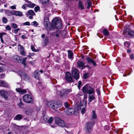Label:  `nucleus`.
Segmentation results:
<instances>
[{"instance_id":"nucleus-14","label":"nucleus","mask_w":134,"mask_h":134,"mask_svg":"<svg viewBox=\"0 0 134 134\" xmlns=\"http://www.w3.org/2000/svg\"><path fill=\"white\" fill-rule=\"evenodd\" d=\"M90 87L88 84H86L84 86L82 90V92L84 93H87Z\"/></svg>"},{"instance_id":"nucleus-49","label":"nucleus","mask_w":134,"mask_h":134,"mask_svg":"<svg viewBox=\"0 0 134 134\" xmlns=\"http://www.w3.org/2000/svg\"><path fill=\"white\" fill-rule=\"evenodd\" d=\"M5 12L6 14H7L9 16H10V14H11V12H10L9 10H5Z\"/></svg>"},{"instance_id":"nucleus-8","label":"nucleus","mask_w":134,"mask_h":134,"mask_svg":"<svg viewBox=\"0 0 134 134\" xmlns=\"http://www.w3.org/2000/svg\"><path fill=\"white\" fill-rule=\"evenodd\" d=\"M16 72L19 74L21 78L26 80H28L29 76L22 71L18 70Z\"/></svg>"},{"instance_id":"nucleus-57","label":"nucleus","mask_w":134,"mask_h":134,"mask_svg":"<svg viewBox=\"0 0 134 134\" xmlns=\"http://www.w3.org/2000/svg\"><path fill=\"white\" fill-rule=\"evenodd\" d=\"M21 37L23 39H26L27 38L26 36L25 35H22L21 36Z\"/></svg>"},{"instance_id":"nucleus-60","label":"nucleus","mask_w":134,"mask_h":134,"mask_svg":"<svg viewBox=\"0 0 134 134\" xmlns=\"http://www.w3.org/2000/svg\"><path fill=\"white\" fill-rule=\"evenodd\" d=\"M130 58L131 59H134V56L132 54H131L130 55Z\"/></svg>"},{"instance_id":"nucleus-29","label":"nucleus","mask_w":134,"mask_h":134,"mask_svg":"<svg viewBox=\"0 0 134 134\" xmlns=\"http://www.w3.org/2000/svg\"><path fill=\"white\" fill-rule=\"evenodd\" d=\"M27 128L26 126H24L21 127V130H22V132L23 133L22 134H26V129Z\"/></svg>"},{"instance_id":"nucleus-4","label":"nucleus","mask_w":134,"mask_h":134,"mask_svg":"<svg viewBox=\"0 0 134 134\" xmlns=\"http://www.w3.org/2000/svg\"><path fill=\"white\" fill-rule=\"evenodd\" d=\"M94 124L93 121H90L87 123L85 127V131L88 133H90L92 131V128Z\"/></svg>"},{"instance_id":"nucleus-31","label":"nucleus","mask_w":134,"mask_h":134,"mask_svg":"<svg viewBox=\"0 0 134 134\" xmlns=\"http://www.w3.org/2000/svg\"><path fill=\"white\" fill-rule=\"evenodd\" d=\"M22 115L20 114H18L14 118L15 119L17 120H20L22 118Z\"/></svg>"},{"instance_id":"nucleus-53","label":"nucleus","mask_w":134,"mask_h":134,"mask_svg":"<svg viewBox=\"0 0 134 134\" xmlns=\"http://www.w3.org/2000/svg\"><path fill=\"white\" fill-rule=\"evenodd\" d=\"M96 91L97 93L98 94V96H99L100 95V91L99 89H97L96 90Z\"/></svg>"},{"instance_id":"nucleus-16","label":"nucleus","mask_w":134,"mask_h":134,"mask_svg":"<svg viewBox=\"0 0 134 134\" xmlns=\"http://www.w3.org/2000/svg\"><path fill=\"white\" fill-rule=\"evenodd\" d=\"M18 46L20 47V52L21 55L25 56L26 55V53L25 51V49L24 47L20 45Z\"/></svg>"},{"instance_id":"nucleus-39","label":"nucleus","mask_w":134,"mask_h":134,"mask_svg":"<svg viewBox=\"0 0 134 134\" xmlns=\"http://www.w3.org/2000/svg\"><path fill=\"white\" fill-rule=\"evenodd\" d=\"M30 3L28 4L27 5V6L31 8H33L35 6V4L34 3H32L31 2H30Z\"/></svg>"},{"instance_id":"nucleus-63","label":"nucleus","mask_w":134,"mask_h":134,"mask_svg":"<svg viewBox=\"0 0 134 134\" xmlns=\"http://www.w3.org/2000/svg\"><path fill=\"white\" fill-rule=\"evenodd\" d=\"M87 98V94H84V99H86Z\"/></svg>"},{"instance_id":"nucleus-7","label":"nucleus","mask_w":134,"mask_h":134,"mask_svg":"<svg viewBox=\"0 0 134 134\" xmlns=\"http://www.w3.org/2000/svg\"><path fill=\"white\" fill-rule=\"evenodd\" d=\"M23 99L24 102L28 103L32 102L33 101L31 96L29 94L24 95L23 97Z\"/></svg>"},{"instance_id":"nucleus-30","label":"nucleus","mask_w":134,"mask_h":134,"mask_svg":"<svg viewBox=\"0 0 134 134\" xmlns=\"http://www.w3.org/2000/svg\"><path fill=\"white\" fill-rule=\"evenodd\" d=\"M60 38H64L65 37L66 34V32L65 31H60Z\"/></svg>"},{"instance_id":"nucleus-32","label":"nucleus","mask_w":134,"mask_h":134,"mask_svg":"<svg viewBox=\"0 0 134 134\" xmlns=\"http://www.w3.org/2000/svg\"><path fill=\"white\" fill-rule=\"evenodd\" d=\"M127 31H128V34L130 36L132 37H134V32L129 30V29H127Z\"/></svg>"},{"instance_id":"nucleus-45","label":"nucleus","mask_w":134,"mask_h":134,"mask_svg":"<svg viewBox=\"0 0 134 134\" xmlns=\"http://www.w3.org/2000/svg\"><path fill=\"white\" fill-rule=\"evenodd\" d=\"M89 75V74L88 73L85 74L83 75V78L84 79H86L88 78Z\"/></svg>"},{"instance_id":"nucleus-51","label":"nucleus","mask_w":134,"mask_h":134,"mask_svg":"<svg viewBox=\"0 0 134 134\" xmlns=\"http://www.w3.org/2000/svg\"><path fill=\"white\" fill-rule=\"evenodd\" d=\"M20 30V29L19 28L17 29L14 30V32L15 34H17L18 31Z\"/></svg>"},{"instance_id":"nucleus-11","label":"nucleus","mask_w":134,"mask_h":134,"mask_svg":"<svg viewBox=\"0 0 134 134\" xmlns=\"http://www.w3.org/2000/svg\"><path fill=\"white\" fill-rule=\"evenodd\" d=\"M0 94L5 99H7L9 96L8 92L3 90L0 91Z\"/></svg>"},{"instance_id":"nucleus-58","label":"nucleus","mask_w":134,"mask_h":134,"mask_svg":"<svg viewBox=\"0 0 134 134\" xmlns=\"http://www.w3.org/2000/svg\"><path fill=\"white\" fill-rule=\"evenodd\" d=\"M23 103H22L20 102V103L19 104V106L21 108H22V107H23Z\"/></svg>"},{"instance_id":"nucleus-59","label":"nucleus","mask_w":134,"mask_h":134,"mask_svg":"<svg viewBox=\"0 0 134 134\" xmlns=\"http://www.w3.org/2000/svg\"><path fill=\"white\" fill-rule=\"evenodd\" d=\"M16 5H13V6H11L10 8L12 9H16Z\"/></svg>"},{"instance_id":"nucleus-22","label":"nucleus","mask_w":134,"mask_h":134,"mask_svg":"<svg viewBox=\"0 0 134 134\" xmlns=\"http://www.w3.org/2000/svg\"><path fill=\"white\" fill-rule=\"evenodd\" d=\"M38 72L39 70H37L35 71L34 73V77L37 80L39 79L40 75Z\"/></svg>"},{"instance_id":"nucleus-1","label":"nucleus","mask_w":134,"mask_h":134,"mask_svg":"<svg viewBox=\"0 0 134 134\" xmlns=\"http://www.w3.org/2000/svg\"><path fill=\"white\" fill-rule=\"evenodd\" d=\"M47 105L49 107L55 110L61 107L62 105V103L58 100H53L48 102Z\"/></svg>"},{"instance_id":"nucleus-13","label":"nucleus","mask_w":134,"mask_h":134,"mask_svg":"<svg viewBox=\"0 0 134 134\" xmlns=\"http://www.w3.org/2000/svg\"><path fill=\"white\" fill-rule=\"evenodd\" d=\"M11 13L16 16H23L22 13L20 11H17L15 10H13L11 11Z\"/></svg>"},{"instance_id":"nucleus-3","label":"nucleus","mask_w":134,"mask_h":134,"mask_svg":"<svg viewBox=\"0 0 134 134\" xmlns=\"http://www.w3.org/2000/svg\"><path fill=\"white\" fill-rule=\"evenodd\" d=\"M55 120L56 124L58 126L62 127H68L64 120L60 118L56 117L55 119Z\"/></svg>"},{"instance_id":"nucleus-33","label":"nucleus","mask_w":134,"mask_h":134,"mask_svg":"<svg viewBox=\"0 0 134 134\" xmlns=\"http://www.w3.org/2000/svg\"><path fill=\"white\" fill-rule=\"evenodd\" d=\"M39 2L43 4L48 3L49 0H38Z\"/></svg>"},{"instance_id":"nucleus-41","label":"nucleus","mask_w":134,"mask_h":134,"mask_svg":"<svg viewBox=\"0 0 134 134\" xmlns=\"http://www.w3.org/2000/svg\"><path fill=\"white\" fill-rule=\"evenodd\" d=\"M38 25V24L35 21L32 22L31 24V25L32 26H37Z\"/></svg>"},{"instance_id":"nucleus-36","label":"nucleus","mask_w":134,"mask_h":134,"mask_svg":"<svg viewBox=\"0 0 134 134\" xmlns=\"http://www.w3.org/2000/svg\"><path fill=\"white\" fill-rule=\"evenodd\" d=\"M48 118L49 119L47 120L48 121H47L46 122L48 123H51L53 120V118L52 117H49Z\"/></svg>"},{"instance_id":"nucleus-40","label":"nucleus","mask_w":134,"mask_h":134,"mask_svg":"<svg viewBox=\"0 0 134 134\" xmlns=\"http://www.w3.org/2000/svg\"><path fill=\"white\" fill-rule=\"evenodd\" d=\"M28 14L29 15H33L35 14V13L32 10H30L28 12Z\"/></svg>"},{"instance_id":"nucleus-47","label":"nucleus","mask_w":134,"mask_h":134,"mask_svg":"<svg viewBox=\"0 0 134 134\" xmlns=\"http://www.w3.org/2000/svg\"><path fill=\"white\" fill-rule=\"evenodd\" d=\"M40 7L39 6H36L34 8V11L36 12H37L39 10Z\"/></svg>"},{"instance_id":"nucleus-19","label":"nucleus","mask_w":134,"mask_h":134,"mask_svg":"<svg viewBox=\"0 0 134 134\" xmlns=\"http://www.w3.org/2000/svg\"><path fill=\"white\" fill-rule=\"evenodd\" d=\"M22 57L21 56H18L17 55H14L13 58L15 61L17 62L20 63L21 60V58Z\"/></svg>"},{"instance_id":"nucleus-24","label":"nucleus","mask_w":134,"mask_h":134,"mask_svg":"<svg viewBox=\"0 0 134 134\" xmlns=\"http://www.w3.org/2000/svg\"><path fill=\"white\" fill-rule=\"evenodd\" d=\"M6 35H5L4 33H0V38L1 39V42L3 44H5L3 40L4 39V38L5 37Z\"/></svg>"},{"instance_id":"nucleus-43","label":"nucleus","mask_w":134,"mask_h":134,"mask_svg":"<svg viewBox=\"0 0 134 134\" xmlns=\"http://www.w3.org/2000/svg\"><path fill=\"white\" fill-rule=\"evenodd\" d=\"M7 19L5 17H3L2 18V21L3 23L6 24L7 22Z\"/></svg>"},{"instance_id":"nucleus-48","label":"nucleus","mask_w":134,"mask_h":134,"mask_svg":"<svg viewBox=\"0 0 134 134\" xmlns=\"http://www.w3.org/2000/svg\"><path fill=\"white\" fill-rule=\"evenodd\" d=\"M5 29L7 30L8 31H10L11 29V28L10 27V26L9 25H7L5 27Z\"/></svg>"},{"instance_id":"nucleus-62","label":"nucleus","mask_w":134,"mask_h":134,"mask_svg":"<svg viewBox=\"0 0 134 134\" xmlns=\"http://www.w3.org/2000/svg\"><path fill=\"white\" fill-rule=\"evenodd\" d=\"M22 7L23 9H26V5H25V4L23 5L22 6Z\"/></svg>"},{"instance_id":"nucleus-20","label":"nucleus","mask_w":134,"mask_h":134,"mask_svg":"<svg viewBox=\"0 0 134 134\" xmlns=\"http://www.w3.org/2000/svg\"><path fill=\"white\" fill-rule=\"evenodd\" d=\"M44 24L47 26H49V27H50L51 28L52 27V25H50V23L49 21V20L48 18H45L44 21Z\"/></svg>"},{"instance_id":"nucleus-34","label":"nucleus","mask_w":134,"mask_h":134,"mask_svg":"<svg viewBox=\"0 0 134 134\" xmlns=\"http://www.w3.org/2000/svg\"><path fill=\"white\" fill-rule=\"evenodd\" d=\"M27 59V58L26 57H25L24 58L22 57V58H21V60L20 61V62H21V63L22 64L25 63L26 62V60Z\"/></svg>"},{"instance_id":"nucleus-5","label":"nucleus","mask_w":134,"mask_h":134,"mask_svg":"<svg viewBox=\"0 0 134 134\" xmlns=\"http://www.w3.org/2000/svg\"><path fill=\"white\" fill-rule=\"evenodd\" d=\"M87 104V100L81 101L80 104V109L82 114H83L86 111L85 108Z\"/></svg>"},{"instance_id":"nucleus-35","label":"nucleus","mask_w":134,"mask_h":134,"mask_svg":"<svg viewBox=\"0 0 134 134\" xmlns=\"http://www.w3.org/2000/svg\"><path fill=\"white\" fill-rule=\"evenodd\" d=\"M102 32L103 34L105 36H108L109 34L108 31L106 29H104Z\"/></svg>"},{"instance_id":"nucleus-21","label":"nucleus","mask_w":134,"mask_h":134,"mask_svg":"<svg viewBox=\"0 0 134 134\" xmlns=\"http://www.w3.org/2000/svg\"><path fill=\"white\" fill-rule=\"evenodd\" d=\"M78 6V8L81 10H83L85 9V7L83 2L80 0L79 1V4Z\"/></svg>"},{"instance_id":"nucleus-56","label":"nucleus","mask_w":134,"mask_h":134,"mask_svg":"<svg viewBox=\"0 0 134 134\" xmlns=\"http://www.w3.org/2000/svg\"><path fill=\"white\" fill-rule=\"evenodd\" d=\"M5 74H0V79H2L4 77Z\"/></svg>"},{"instance_id":"nucleus-23","label":"nucleus","mask_w":134,"mask_h":134,"mask_svg":"<svg viewBox=\"0 0 134 134\" xmlns=\"http://www.w3.org/2000/svg\"><path fill=\"white\" fill-rule=\"evenodd\" d=\"M74 110L73 108H69L66 111V113L68 115H70L74 113Z\"/></svg>"},{"instance_id":"nucleus-12","label":"nucleus","mask_w":134,"mask_h":134,"mask_svg":"<svg viewBox=\"0 0 134 134\" xmlns=\"http://www.w3.org/2000/svg\"><path fill=\"white\" fill-rule=\"evenodd\" d=\"M86 60H87V63L89 64H92L95 67L97 66V65L95 61L92 58L89 57H88L86 58Z\"/></svg>"},{"instance_id":"nucleus-9","label":"nucleus","mask_w":134,"mask_h":134,"mask_svg":"<svg viewBox=\"0 0 134 134\" xmlns=\"http://www.w3.org/2000/svg\"><path fill=\"white\" fill-rule=\"evenodd\" d=\"M71 91V90L64 89L61 92L60 96L63 97H66L67 94Z\"/></svg>"},{"instance_id":"nucleus-27","label":"nucleus","mask_w":134,"mask_h":134,"mask_svg":"<svg viewBox=\"0 0 134 134\" xmlns=\"http://www.w3.org/2000/svg\"><path fill=\"white\" fill-rule=\"evenodd\" d=\"M68 58L70 59L73 58V53L70 50L68 51Z\"/></svg>"},{"instance_id":"nucleus-37","label":"nucleus","mask_w":134,"mask_h":134,"mask_svg":"<svg viewBox=\"0 0 134 134\" xmlns=\"http://www.w3.org/2000/svg\"><path fill=\"white\" fill-rule=\"evenodd\" d=\"M97 115L95 113V112L93 111H92V119H95L97 118Z\"/></svg>"},{"instance_id":"nucleus-42","label":"nucleus","mask_w":134,"mask_h":134,"mask_svg":"<svg viewBox=\"0 0 134 134\" xmlns=\"http://www.w3.org/2000/svg\"><path fill=\"white\" fill-rule=\"evenodd\" d=\"M49 117L46 114H45L43 116V119L46 122L48 121Z\"/></svg>"},{"instance_id":"nucleus-44","label":"nucleus","mask_w":134,"mask_h":134,"mask_svg":"<svg viewBox=\"0 0 134 134\" xmlns=\"http://www.w3.org/2000/svg\"><path fill=\"white\" fill-rule=\"evenodd\" d=\"M92 4V2H91L90 1H88V4L87 7V9H89V8L90 7L91 5Z\"/></svg>"},{"instance_id":"nucleus-64","label":"nucleus","mask_w":134,"mask_h":134,"mask_svg":"<svg viewBox=\"0 0 134 134\" xmlns=\"http://www.w3.org/2000/svg\"><path fill=\"white\" fill-rule=\"evenodd\" d=\"M31 53H30L27 56V57H28L29 58H31Z\"/></svg>"},{"instance_id":"nucleus-17","label":"nucleus","mask_w":134,"mask_h":134,"mask_svg":"<svg viewBox=\"0 0 134 134\" xmlns=\"http://www.w3.org/2000/svg\"><path fill=\"white\" fill-rule=\"evenodd\" d=\"M77 67L80 69H83L85 67L84 63L81 61H78L77 62Z\"/></svg>"},{"instance_id":"nucleus-18","label":"nucleus","mask_w":134,"mask_h":134,"mask_svg":"<svg viewBox=\"0 0 134 134\" xmlns=\"http://www.w3.org/2000/svg\"><path fill=\"white\" fill-rule=\"evenodd\" d=\"M16 92H19L20 93L23 94L26 92V91L24 89H22L21 88H16Z\"/></svg>"},{"instance_id":"nucleus-50","label":"nucleus","mask_w":134,"mask_h":134,"mask_svg":"<svg viewBox=\"0 0 134 134\" xmlns=\"http://www.w3.org/2000/svg\"><path fill=\"white\" fill-rule=\"evenodd\" d=\"M23 25H24L29 26L30 25V22H29L27 21L26 22L24 23Z\"/></svg>"},{"instance_id":"nucleus-52","label":"nucleus","mask_w":134,"mask_h":134,"mask_svg":"<svg viewBox=\"0 0 134 134\" xmlns=\"http://www.w3.org/2000/svg\"><path fill=\"white\" fill-rule=\"evenodd\" d=\"M82 84V82L81 81H79L78 82V88L79 89L80 87H81V85Z\"/></svg>"},{"instance_id":"nucleus-55","label":"nucleus","mask_w":134,"mask_h":134,"mask_svg":"<svg viewBox=\"0 0 134 134\" xmlns=\"http://www.w3.org/2000/svg\"><path fill=\"white\" fill-rule=\"evenodd\" d=\"M30 64L31 65H33L35 63V60H32L30 62Z\"/></svg>"},{"instance_id":"nucleus-26","label":"nucleus","mask_w":134,"mask_h":134,"mask_svg":"<svg viewBox=\"0 0 134 134\" xmlns=\"http://www.w3.org/2000/svg\"><path fill=\"white\" fill-rule=\"evenodd\" d=\"M94 92V89L93 88L90 86V88H89L88 89L87 93H88L90 95L93 94Z\"/></svg>"},{"instance_id":"nucleus-25","label":"nucleus","mask_w":134,"mask_h":134,"mask_svg":"<svg viewBox=\"0 0 134 134\" xmlns=\"http://www.w3.org/2000/svg\"><path fill=\"white\" fill-rule=\"evenodd\" d=\"M8 84L3 81H0V86L4 87H8Z\"/></svg>"},{"instance_id":"nucleus-10","label":"nucleus","mask_w":134,"mask_h":134,"mask_svg":"<svg viewBox=\"0 0 134 134\" xmlns=\"http://www.w3.org/2000/svg\"><path fill=\"white\" fill-rule=\"evenodd\" d=\"M65 79L69 82H72L74 81V80L71 76L70 73L68 72H66L65 76Z\"/></svg>"},{"instance_id":"nucleus-38","label":"nucleus","mask_w":134,"mask_h":134,"mask_svg":"<svg viewBox=\"0 0 134 134\" xmlns=\"http://www.w3.org/2000/svg\"><path fill=\"white\" fill-rule=\"evenodd\" d=\"M64 105L66 108H69L70 106L69 103L67 102H66L64 103Z\"/></svg>"},{"instance_id":"nucleus-46","label":"nucleus","mask_w":134,"mask_h":134,"mask_svg":"<svg viewBox=\"0 0 134 134\" xmlns=\"http://www.w3.org/2000/svg\"><path fill=\"white\" fill-rule=\"evenodd\" d=\"M11 26L14 29H16L17 27V25L15 23H12Z\"/></svg>"},{"instance_id":"nucleus-6","label":"nucleus","mask_w":134,"mask_h":134,"mask_svg":"<svg viewBox=\"0 0 134 134\" xmlns=\"http://www.w3.org/2000/svg\"><path fill=\"white\" fill-rule=\"evenodd\" d=\"M72 75L75 79L77 80L79 79V70L76 68L73 69L72 70Z\"/></svg>"},{"instance_id":"nucleus-61","label":"nucleus","mask_w":134,"mask_h":134,"mask_svg":"<svg viewBox=\"0 0 134 134\" xmlns=\"http://www.w3.org/2000/svg\"><path fill=\"white\" fill-rule=\"evenodd\" d=\"M4 71V69L3 68L0 67V72H1Z\"/></svg>"},{"instance_id":"nucleus-15","label":"nucleus","mask_w":134,"mask_h":134,"mask_svg":"<svg viewBox=\"0 0 134 134\" xmlns=\"http://www.w3.org/2000/svg\"><path fill=\"white\" fill-rule=\"evenodd\" d=\"M60 31L57 30L54 32L53 35L55 37H56L57 39H59L60 38Z\"/></svg>"},{"instance_id":"nucleus-54","label":"nucleus","mask_w":134,"mask_h":134,"mask_svg":"<svg viewBox=\"0 0 134 134\" xmlns=\"http://www.w3.org/2000/svg\"><path fill=\"white\" fill-rule=\"evenodd\" d=\"M31 48L32 49V50L34 51V52H36V50L35 49V47L34 46H31Z\"/></svg>"},{"instance_id":"nucleus-28","label":"nucleus","mask_w":134,"mask_h":134,"mask_svg":"<svg viewBox=\"0 0 134 134\" xmlns=\"http://www.w3.org/2000/svg\"><path fill=\"white\" fill-rule=\"evenodd\" d=\"M88 98V102H91L92 100L94 99L95 97V96L93 95H92L90 96H89Z\"/></svg>"},{"instance_id":"nucleus-2","label":"nucleus","mask_w":134,"mask_h":134,"mask_svg":"<svg viewBox=\"0 0 134 134\" xmlns=\"http://www.w3.org/2000/svg\"><path fill=\"white\" fill-rule=\"evenodd\" d=\"M62 25L61 20L58 19L57 18H55L52 20V27L50 30H53L54 27L57 29H60L62 27Z\"/></svg>"}]
</instances>
